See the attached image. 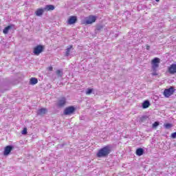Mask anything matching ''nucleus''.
<instances>
[{"label": "nucleus", "mask_w": 176, "mask_h": 176, "mask_svg": "<svg viewBox=\"0 0 176 176\" xmlns=\"http://www.w3.org/2000/svg\"><path fill=\"white\" fill-rule=\"evenodd\" d=\"M56 75H58V76H63V72L61 70H57Z\"/></svg>", "instance_id": "nucleus-21"}, {"label": "nucleus", "mask_w": 176, "mask_h": 176, "mask_svg": "<svg viewBox=\"0 0 176 176\" xmlns=\"http://www.w3.org/2000/svg\"><path fill=\"white\" fill-rule=\"evenodd\" d=\"M13 149V146H7L4 148L3 155L4 156H8L12 152V150Z\"/></svg>", "instance_id": "nucleus-8"}, {"label": "nucleus", "mask_w": 176, "mask_h": 176, "mask_svg": "<svg viewBox=\"0 0 176 176\" xmlns=\"http://www.w3.org/2000/svg\"><path fill=\"white\" fill-rule=\"evenodd\" d=\"M111 153V147L106 146L98 151L96 154L97 157H105Z\"/></svg>", "instance_id": "nucleus-1"}, {"label": "nucleus", "mask_w": 176, "mask_h": 176, "mask_svg": "<svg viewBox=\"0 0 176 176\" xmlns=\"http://www.w3.org/2000/svg\"><path fill=\"white\" fill-rule=\"evenodd\" d=\"M157 126H159L158 122H155L153 124V127H157Z\"/></svg>", "instance_id": "nucleus-24"}, {"label": "nucleus", "mask_w": 176, "mask_h": 176, "mask_svg": "<svg viewBox=\"0 0 176 176\" xmlns=\"http://www.w3.org/2000/svg\"><path fill=\"white\" fill-rule=\"evenodd\" d=\"M156 71L157 70L153 71V73L151 74L153 76H157V72Z\"/></svg>", "instance_id": "nucleus-23"}, {"label": "nucleus", "mask_w": 176, "mask_h": 176, "mask_svg": "<svg viewBox=\"0 0 176 176\" xmlns=\"http://www.w3.org/2000/svg\"><path fill=\"white\" fill-rule=\"evenodd\" d=\"M164 126L165 129H171V127H173V124L167 123V124H164Z\"/></svg>", "instance_id": "nucleus-19"}, {"label": "nucleus", "mask_w": 176, "mask_h": 176, "mask_svg": "<svg viewBox=\"0 0 176 176\" xmlns=\"http://www.w3.org/2000/svg\"><path fill=\"white\" fill-rule=\"evenodd\" d=\"M66 102H67V99H65V98H62L59 99L58 101V107H64Z\"/></svg>", "instance_id": "nucleus-10"}, {"label": "nucleus", "mask_w": 176, "mask_h": 176, "mask_svg": "<svg viewBox=\"0 0 176 176\" xmlns=\"http://www.w3.org/2000/svg\"><path fill=\"white\" fill-rule=\"evenodd\" d=\"M36 83H38V78H31L30 80V85H36Z\"/></svg>", "instance_id": "nucleus-17"}, {"label": "nucleus", "mask_w": 176, "mask_h": 176, "mask_svg": "<svg viewBox=\"0 0 176 176\" xmlns=\"http://www.w3.org/2000/svg\"><path fill=\"white\" fill-rule=\"evenodd\" d=\"M156 1V2H159L160 0H155Z\"/></svg>", "instance_id": "nucleus-28"}, {"label": "nucleus", "mask_w": 176, "mask_h": 176, "mask_svg": "<svg viewBox=\"0 0 176 176\" xmlns=\"http://www.w3.org/2000/svg\"><path fill=\"white\" fill-rule=\"evenodd\" d=\"M137 156H142L144 155V148H139L136 150Z\"/></svg>", "instance_id": "nucleus-15"}, {"label": "nucleus", "mask_w": 176, "mask_h": 176, "mask_svg": "<svg viewBox=\"0 0 176 176\" xmlns=\"http://www.w3.org/2000/svg\"><path fill=\"white\" fill-rule=\"evenodd\" d=\"M21 134H23V135H25V134H27V128H23Z\"/></svg>", "instance_id": "nucleus-22"}, {"label": "nucleus", "mask_w": 176, "mask_h": 176, "mask_svg": "<svg viewBox=\"0 0 176 176\" xmlns=\"http://www.w3.org/2000/svg\"><path fill=\"white\" fill-rule=\"evenodd\" d=\"M168 72L170 75H175V74H176V63H173L168 67Z\"/></svg>", "instance_id": "nucleus-5"}, {"label": "nucleus", "mask_w": 176, "mask_h": 176, "mask_svg": "<svg viewBox=\"0 0 176 176\" xmlns=\"http://www.w3.org/2000/svg\"><path fill=\"white\" fill-rule=\"evenodd\" d=\"M150 47H150L149 45H147V46H146V50H149Z\"/></svg>", "instance_id": "nucleus-26"}, {"label": "nucleus", "mask_w": 176, "mask_h": 176, "mask_svg": "<svg viewBox=\"0 0 176 176\" xmlns=\"http://www.w3.org/2000/svg\"><path fill=\"white\" fill-rule=\"evenodd\" d=\"M47 112V109L45 108H41L37 111V115H45Z\"/></svg>", "instance_id": "nucleus-12"}, {"label": "nucleus", "mask_w": 176, "mask_h": 176, "mask_svg": "<svg viewBox=\"0 0 176 176\" xmlns=\"http://www.w3.org/2000/svg\"><path fill=\"white\" fill-rule=\"evenodd\" d=\"M77 20L78 19L76 16H70L67 21V23L69 24V25H72V24H75V23H76Z\"/></svg>", "instance_id": "nucleus-9"}, {"label": "nucleus", "mask_w": 176, "mask_h": 176, "mask_svg": "<svg viewBox=\"0 0 176 176\" xmlns=\"http://www.w3.org/2000/svg\"><path fill=\"white\" fill-rule=\"evenodd\" d=\"M96 20H97V17L93 15L89 16L86 18L85 23L87 24H93V23H96Z\"/></svg>", "instance_id": "nucleus-6"}, {"label": "nucleus", "mask_w": 176, "mask_h": 176, "mask_svg": "<svg viewBox=\"0 0 176 176\" xmlns=\"http://www.w3.org/2000/svg\"><path fill=\"white\" fill-rule=\"evenodd\" d=\"M45 12H47L49 10H54V6L53 5H47L44 8Z\"/></svg>", "instance_id": "nucleus-13"}, {"label": "nucleus", "mask_w": 176, "mask_h": 176, "mask_svg": "<svg viewBox=\"0 0 176 176\" xmlns=\"http://www.w3.org/2000/svg\"><path fill=\"white\" fill-rule=\"evenodd\" d=\"M159 64H160V59L159 58H155L153 59L151 61L152 71H157Z\"/></svg>", "instance_id": "nucleus-2"}, {"label": "nucleus", "mask_w": 176, "mask_h": 176, "mask_svg": "<svg viewBox=\"0 0 176 176\" xmlns=\"http://www.w3.org/2000/svg\"><path fill=\"white\" fill-rule=\"evenodd\" d=\"M45 8H38L37 9V10L35 12V14L36 16H42V14H43V13H45Z\"/></svg>", "instance_id": "nucleus-11"}, {"label": "nucleus", "mask_w": 176, "mask_h": 176, "mask_svg": "<svg viewBox=\"0 0 176 176\" xmlns=\"http://www.w3.org/2000/svg\"><path fill=\"white\" fill-rule=\"evenodd\" d=\"M75 112V107H69L66 108L64 111V115H71Z\"/></svg>", "instance_id": "nucleus-7"}, {"label": "nucleus", "mask_w": 176, "mask_h": 176, "mask_svg": "<svg viewBox=\"0 0 176 176\" xmlns=\"http://www.w3.org/2000/svg\"><path fill=\"white\" fill-rule=\"evenodd\" d=\"M86 94L89 96L91 93H93V89H88L85 91Z\"/></svg>", "instance_id": "nucleus-20"}, {"label": "nucleus", "mask_w": 176, "mask_h": 176, "mask_svg": "<svg viewBox=\"0 0 176 176\" xmlns=\"http://www.w3.org/2000/svg\"><path fill=\"white\" fill-rule=\"evenodd\" d=\"M174 91H175L174 88L173 87H170V88L166 89L164 91V96L166 97V98H168V97L174 94Z\"/></svg>", "instance_id": "nucleus-4"}, {"label": "nucleus", "mask_w": 176, "mask_h": 176, "mask_svg": "<svg viewBox=\"0 0 176 176\" xmlns=\"http://www.w3.org/2000/svg\"><path fill=\"white\" fill-rule=\"evenodd\" d=\"M171 138H176V132L173 133L171 134Z\"/></svg>", "instance_id": "nucleus-25"}, {"label": "nucleus", "mask_w": 176, "mask_h": 176, "mask_svg": "<svg viewBox=\"0 0 176 176\" xmlns=\"http://www.w3.org/2000/svg\"><path fill=\"white\" fill-rule=\"evenodd\" d=\"M53 69V67H50V70L52 71Z\"/></svg>", "instance_id": "nucleus-27"}, {"label": "nucleus", "mask_w": 176, "mask_h": 176, "mask_svg": "<svg viewBox=\"0 0 176 176\" xmlns=\"http://www.w3.org/2000/svg\"><path fill=\"white\" fill-rule=\"evenodd\" d=\"M72 49V45H69L67 49H66V52H65V56L68 57L69 56V54L71 53V50Z\"/></svg>", "instance_id": "nucleus-18"}, {"label": "nucleus", "mask_w": 176, "mask_h": 176, "mask_svg": "<svg viewBox=\"0 0 176 176\" xmlns=\"http://www.w3.org/2000/svg\"><path fill=\"white\" fill-rule=\"evenodd\" d=\"M45 50V46L38 45L34 48L33 53L34 56H39Z\"/></svg>", "instance_id": "nucleus-3"}, {"label": "nucleus", "mask_w": 176, "mask_h": 176, "mask_svg": "<svg viewBox=\"0 0 176 176\" xmlns=\"http://www.w3.org/2000/svg\"><path fill=\"white\" fill-rule=\"evenodd\" d=\"M151 105V103L149 102L148 100H145L143 103H142V108L144 109H146V108H149V106Z\"/></svg>", "instance_id": "nucleus-14"}, {"label": "nucleus", "mask_w": 176, "mask_h": 176, "mask_svg": "<svg viewBox=\"0 0 176 176\" xmlns=\"http://www.w3.org/2000/svg\"><path fill=\"white\" fill-rule=\"evenodd\" d=\"M12 25H8L6 28H5L3 30V34H5V35H6L7 34L9 33V31H10V30H12Z\"/></svg>", "instance_id": "nucleus-16"}]
</instances>
